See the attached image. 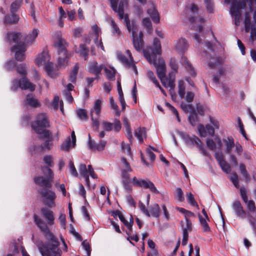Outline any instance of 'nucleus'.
<instances>
[{
    "mask_svg": "<svg viewBox=\"0 0 256 256\" xmlns=\"http://www.w3.org/2000/svg\"><path fill=\"white\" fill-rule=\"evenodd\" d=\"M41 170L45 176H35L34 181L36 185L40 187L37 190L42 198V203L48 208H52L56 206V198L55 192L50 190L54 181V174L50 167L42 166Z\"/></svg>",
    "mask_w": 256,
    "mask_h": 256,
    "instance_id": "nucleus-1",
    "label": "nucleus"
},
{
    "mask_svg": "<svg viewBox=\"0 0 256 256\" xmlns=\"http://www.w3.org/2000/svg\"><path fill=\"white\" fill-rule=\"evenodd\" d=\"M34 222L38 227L44 233L48 241L42 243L38 250L42 256H61L62 252L58 248V239L50 230L47 224L36 214L34 215Z\"/></svg>",
    "mask_w": 256,
    "mask_h": 256,
    "instance_id": "nucleus-2",
    "label": "nucleus"
},
{
    "mask_svg": "<svg viewBox=\"0 0 256 256\" xmlns=\"http://www.w3.org/2000/svg\"><path fill=\"white\" fill-rule=\"evenodd\" d=\"M110 6L112 10L118 13V16L120 20L124 18V23L129 32H132V43L134 48L138 52L142 50L143 46L144 40L140 38H138L136 36L138 27L135 20H132V22L129 19L128 14L124 16V2L126 4L128 1H110Z\"/></svg>",
    "mask_w": 256,
    "mask_h": 256,
    "instance_id": "nucleus-3",
    "label": "nucleus"
},
{
    "mask_svg": "<svg viewBox=\"0 0 256 256\" xmlns=\"http://www.w3.org/2000/svg\"><path fill=\"white\" fill-rule=\"evenodd\" d=\"M154 48H150V52L148 50H145L144 54L146 58L150 64H152L156 70V74L158 78L160 79L162 85L166 86L165 84V80H168L166 77V65L164 60L160 58L157 60V54L160 55L162 54L161 44L160 40L155 38L153 42Z\"/></svg>",
    "mask_w": 256,
    "mask_h": 256,
    "instance_id": "nucleus-4",
    "label": "nucleus"
},
{
    "mask_svg": "<svg viewBox=\"0 0 256 256\" xmlns=\"http://www.w3.org/2000/svg\"><path fill=\"white\" fill-rule=\"evenodd\" d=\"M255 1H224V2L228 4L230 2V14L232 16L234 17L235 20V24L238 26L240 24V20L242 16L241 10L244 9L248 4L250 12L254 11Z\"/></svg>",
    "mask_w": 256,
    "mask_h": 256,
    "instance_id": "nucleus-5",
    "label": "nucleus"
},
{
    "mask_svg": "<svg viewBox=\"0 0 256 256\" xmlns=\"http://www.w3.org/2000/svg\"><path fill=\"white\" fill-rule=\"evenodd\" d=\"M54 46L57 49L58 56V66L64 68L68 66L70 58L71 56V53L67 50L68 43L64 38H60L54 42Z\"/></svg>",
    "mask_w": 256,
    "mask_h": 256,
    "instance_id": "nucleus-6",
    "label": "nucleus"
},
{
    "mask_svg": "<svg viewBox=\"0 0 256 256\" xmlns=\"http://www.w3.org/2000/svg\"><path fill=\"white\" fill-rule=\"evenodd\" d=\"M188 48V44L185 38H182L179 40L176 46V49L178 52L182 54V64L185 66L187 71L192 76L195 77L196 74L194 71V68L188 62V58L184 54V52L187 50Z\"/></svg>",
    "mask_w": 256,
    "mask_h": 256,
    "instance_id": "nucleus-7",
    "label": "nucleus"
},
{
    "mask_svg": "<svg viewBox=\"0 0 256 256\" xmlns=\"http://www.w3.org/2000/svg\"><path fill=\"white\" fill-rule=\"evenodd\" d=\"M50 126L48 118L44 113L38 114L36 120L32 122L31 124L32 128L36 134H44L45 131L49 130L46 128Z\"/></svg>",
    "mask_w": 256,
    "mask_h": 256,
    "instance_id": "nucleus-8",
    "label": "nucleus"
},
{
    "mask_svg": "<svg viewBox=\"0 0 256 256\" xmlns=\"http://www.w3.org/2000/svg\"><path fill=\"white\" fill-rule=\"evenodd\" d=\"M184 12L191 23H194L197 21L201 23L204 22V18L198 16L199 8L194 3L187 4L185 6Z\"/></svg>",
    "mask_w": 256,
    "mask_h": 256,
    "instance_id": "nucleus-9",
    "label": "nucleus"
},
{
    "mask_svg": "<svg viewBox=\"0 0 256 256\" xmlns=\"http://www.w3.org/2000/svg\"><path fill=\"white\" fill-rule=\"evenodd\" d=\"M40 135V138L44 140V142L43 144L40 145L38 147L36 146H34L32 147L34 150H35L37 148L41 152H44L46 150H50L53 146L52 141L54 140V138L52 132L50 130H46L45 131L44 134Z\"/></svg>",
    "mask_w": 256,
    "mask_h": 256,
    "instance_id": "nucleus-10",
    "label": "nucleus"
},
{
    "mask_svg": "<svg viewBox=\"0 0 256 256\" xmlns=\"http://www.w3.org/2000/svg\"><path fill=\"white\" fill-rule=\"evenodd\" d=\"M179 134L187 144L196 145L204 156H208V153L204 150V143L197 136L194 135L190 137L188 134L182 132H180Z\"/></svg>",
    "mask_w": 256,
    "mask_h": 256,
    "instance_id": "nucleus-11",
    "label": "nucleus"
},
{
    "mask_svg": "<svg viewBox=\"0 0 256 256\" xmlns=\"http://www.w3.org/2000/svg\"><path fill=\"white\" fill-rule=\"evenodd\" d=\"M10 50L15 52L16 60L22 62L25 60L24 52L26 50V48L24 42H20L19 44H16L11 48Z\"/></svg>",
    "mask_w": 256,
    "mask_h": 256,
    "instance_id": "nucleus-12",
    "label": "nucleus"
},
{
    "mask_svg": "<svg viewBox=\"0 0 256 256\" xmlns=\"http://www.w3.org/2000/svg\"><path fill=\"white\" fill-rule=\"evenodd\" d=\"M132 182L134 186L144 188H149L152 192L159 194V192L155 187L153 182L150 180H138L136 177L132 178Z\"/></svg>",
    "mask_w": 256,
    "mask_h": 256,
    "instance_id": "nucleus-13",
    "label": "nucleus"
},
{
    "mask_svg": "<svg viewBox=\"0 0 256 256\" xmlns=\"http://www.w3.org/2000/svg\"><path fill=\"white\" fill-rule=\"evenodd\" d=\"M102 126L103 129L107 132L111 131L114 127V130L116 132H118L122 128L120 122L117 118H116L114 120V124L111 123L110 122L104 121L102 122Z\"/></svg>",
    "mask_w": 256,
    "mask_h": 256,
    "instance_id": "nucleus-14",
    "label": "nucleus"
},
{
    "mask_svg": "<svg viewBox=\"0 0 256 256\" xmlns=\"http://www.w3.org/2000/svg\"><path fill=\"white\" fill-rule=\"evenodd\" d=\"M22 37V34L21 32H8L5 36V40L8 42H13L18 44L21 42L20 40Z\"/></svg>",
    "mask_w": 256,
    "mask_h": 256,
    "instance_id": "nucleus-15",
    "label": "nucleus"
},
{
    "mask_svg": "<svg viewBox=\"0 0 256 256\" xmlns=\"http://www.w3.org/2000/svg\"><path fill=\"white\" fill-rule=\"evenodd\" d=\"M104 68V64L98 66L96 62H93L89 64L88 72L91 74H95L96 77L98 78L99 74L101 73L102 70Z\"/></svg>",
    "mask_w": 256,
    "mask_h": 256,
    "instance_id": "nucleus-16",
    "label": "nucleus"
},
{
    "mask_svg": "<svg viewBox=\"0 0 256 256\" xmlns=\"http://www.w3.org/2000/svg\"><path fill=\"white\" fill-rule=\"evenodd\" d=\"M232 208L238 217L241 218H245L246 217V212L244 210L239 200H236L232 203Z\"/></svg>",
    "mask_w": 256,
    "mask_h": 256,
    "instance_id": "nucleus-17",
    "label": "nucleus"
},
{
    "mask_svg": "<svg viewBox=\"0 0 256 256\" xmlns=\"http://www.w3.org/2000/svg\"><path fill=\"white\" fill-rule=\"evenodd\" d=\"M20 88L22 90L28 89L30 91L33 92L35 90V85L29 81L26 76H22L20 80Z\"/></svg>",
    "mask_w": 256,
    "mask_h": 256,
    "instance_id": "nucleus-18",
    "label": "nucleus"
},
{
    "mask_svg": "<svg viewBox=\"0 0 256 256\" xmlns=\"http://www.w3.org/2000/svg\"><path fill=\"white\" fill-rule=\"evenodd\" d=\"M40 211L43 216L47 220L48 224L50 225L54 224V218L53 212L46 208H42Z\"/></svg>",
    "mask_w": 256,
    "mask_h": 256,
    "instance_id": "nucleus-19",
    "label": "nucleus"
},
{
    "mask_svg": "<svg viewBox=\"0 0 256 256\" xmlns=\"http://www.w3.org/2000/svg\"><path fill=\"white\" fill-rule=\"evenodd\" d=\"M20 20V16L18 14L14 13L12 14H7L5 16L4 19V23L5 24H14L18 22Z\"/></svg>",
    "mask_w": 256,
    "mask_h": 256,
    "instance_id": "nucleus-20",
    "label": "nucleus"
},
{
    "mask_svg": "<svg viewBox=\"0 0 256 256\" xmlns=\"http://www.w3.org/2000/svg\"><path fill=\"white\" fill-rule=\"evenodd\" d=\"M106 142L101 140L98 144H96L94 140H90V149L92 150L102 151L106 147Z\"/></svg>",
    "mask_w": 256,
    "mask_h": 256,
    "instance_id": "nucleus-21",
    "label": "nucleus"
},
{
    "mask_svg": "<svg viewBox=\"0 0 256 256\" xmlns=\"http://www.w3.org/2000/svg\"><path fill=\"white\" fill-rule=\"evenodd\" d=\"M26 104L34 108L40 107L41 106L40 103L36 98H35L33 96L32 94H28L26 95Z\"/></svg>",
    "mask_w": 256,
    "mask_h": 256,
    "instance_id": "nucleus-22",
    "label": "nucleus"
},
{
    "mask_svg": "<svg viewBox=\"0 0 256 256\" xmlns=\"http://www.w3.org/2000/svg\"><path fill=\"white\" fill-rule=\"evenodd\" d=\"M253 19L254 22L253 24V26L250 27V41L252 42H253L254 40H256V10L254 12L253 14Z\"/></svg>",
    "mask_w": 256,
    "mask_h": 256,
    "instance_id": "nucleus-23",
    "label": "nucleus"
},
{
    "mask_svg": "<svg viewBox=\"0 0 256 256\" xmlns=\"http://www.w3.org/2000/svg\"><path fill=\"white\" fill-rule=\"evenodd\" d=\"M38 33L36 30H33L31 33L26 35L24 39V42L25 46L31 45L32 42L35 40L36 38L38 36Z\"/></svg>",
    "mask_w": 256,
    "mask_h": 256,
    "instance_id": "nucleus-24",
    "label": "nucleus"
},
{
    "mask_svg": "<svg viewBox=\"0 0 256 256\" xmlns=\"http://www.w3.org/2000/svg\"><path fill=\"white\" fill-rule=\"evenodd\" d=\"M147 12L150 16L152 20L154 23L158 24L160 22V15L158 11L154 7L148 8L147 10Z\"/></svg>",
    "mask_w": 256,
    "mask_h": 256,
    "instance_id": "nucleus-25",
    "label": "nucleus"
},
{
    "mask_svg": "<svg viewBox=\"0 0 256 256\" xmlns=\"http://www.w3.org/2000/svg\"><path fill=\"white\" fill-rule=\"evenodd\" d=\"M44 68L48 75L52 78H55L58 76L56 72L54 71V65L52 62L46 64Z\"/></svg>",
    "mask_w": 256,
    "mask_h": 256,
    "instance_id": "nucleus-26",
    "label": "nucleus"
},
{
    "mask_svg": "<svg viewBox=\"0 0 256 256\" xmlns=\"http://www.w3.org/2000/svg\"><path fill=\"white\" fill-rule=\"evenodd\" d=\"M223 141L226 146V152L228 154H230L232 151V149L234 146V138L232 136L228 137V140H224Z\"/></svg>",
    "mask_w": 256,
    "mask_h": 256,
    "instance_id": "nucleus-27",
    "label": "nucleus"
},
{
    "mask_svg": "<svg viewBox=\"0 0 256 256\" xmlns=\"http://www.w3.org/2000/svg\"><path fill=\"white\" fill-rule=\"evenodd\" d=\"M78 69L79 65L78 63L74 65V66L72 68L70 75L69 80L74 84L76 82V76L78 74Z\"/></svg>",
    "mask_w": 256,
    "mask_h": 256,
    "instance_id": "nucleus-28",
    "label": "nucleus"
},
{
    "mask_svg": "<svg viewBox=\"0 0 256 256\" xmlns=\"http://www.w3.org/2000/svg\"><path fill=\"white\" fill-rule=\"evenodd\" d=\"M150 213L153 217L158 218L160 216V208L158 204H154L149 208Z\"/></svg>",
    "mask_w": 256,
    "mask_h": 256,
    "instance_id": "nucleus-29",
    "label": "nucleus"
},
{
    "mask_svg": "<svg viewBox=\"0 0 256 256\" xmlns=\"http://www.w3.org/2000/svg\"><path fill=\"white\" fill-rule=\"evenodd\" d=\"M188 120L192 126H194L196 125V122L198 121V116L194 110L190 111V114L188 116Z\"/></svg>",
    "mask_w": 256,
    "mask_h": 256,
    "instance_id": "nucleus-30",
    "label": "nucleus"
},
{
    "mask_svg": "<svg viewBox=\"0 0 256 256\" xmlns=\"http://www.w3.org/2000/svg\"><path fill=\"white\" fill-rule=\"evenodd\" d=\"M146 130L145 128H139L134 132V136L139 140L140 143L143 142L142 136H146Z\"/></svg>",
    "mask_w": 256,
    "mask_h": 256,
    "instance_id": "nucleus-31",
    "label": "nucleus"
},
{
    "mask_svg": "<svg viewBox=\"0 0 256 256\" xmlns=\"http://www.w3.org/2000/svg\"><path fill=\"white\" fill-rule=\"evenodd\" d=\"M79 48V52L80 54V56L84 57L85 60H87L89 52V49L88 47L86 46V44H80V45Z\"/></svg>",
    "mask_w": 256,
    "mask_h": 256,
    "instance_id": "nucleus-32",
    "label": "nucleus"
},
{
    "mask_svg": "<svg viewBox=\"0 0 256 256\" xmlns=\"http://www.w3.org/2000/svg\"><path fill=\"white\" fill-rule=\"evenodd\" d=\"M245 31L246 32H249L250 27L253 26L251 22V18L248 12H246L244 20Z\"/></svg>",
    "mask_w": 256,
    "mask_h": 256,
    "instance_id": "nucleus-33",
    "label": "nucleus"
},
{
    "mask_svg": "<svg viewBox=\"0 0 256 256\" xmlns=\"http://www.w3.org/2000/svg\"><path fill=\"white\" fill-rule=\"evenodd\" d=\"M198 217L200 222L202 226V230L204 232H210V228L208 224L207 220L202 218V216L198 214Z\"/></svg>",
    "mask_w": 256,
    "mask_h": 256,
    "instance_id": "nucleus-34",
    "label": "nucleus"
},
{
    "mask_svg": "<svg viewBox=\"0 0 256 256\" xmlns=\"http://www.w3.org/2000/svg\"><path fill=\"white\" fill-rule=\"evenodd\" d=\"M76 114L78 118L82 120H87L88 116L85 109L80 108L76 110Z\"/></svg>",
    "mask_w": 256,
    "mask_h": 256,
    "instance_id": "nucleus-35",
    "label": "nucleus"
},
{
    "mask_svg": "<svg viewBox=\"0 0 256 256\" xmlns=\"http://www.w3.org/2000/svg\"><path fill=\"white\" fill-rule=\"evenodd\" d=\"M17 72L22 74V76H26L27 74L26 66V64H20L16 66Z\"/></svg>",
    "mask_w": 256,
    "mask_h": 256,
    "instance_id": "nucleus-36",
    "label": "nucleus"
},
{
    "mask_svg": "<svg viewBox=\"0 0 256 256\" xmlns=\"http://www.w3.org/2000/svg\"><path fill=\"white\" fill-rule=\"evenodd\" d=\"M186 198L188 202L193 206H196L197 209L199 210V206L198 203L196 201L194 195L191 193L189 192L186 195Z\"/></svg>",
    "mask_w": 256,
    "mask_h": 256,
    "instance_id": "nucleus-37",
    "label": "nucleus"
},
{
    "mask_svg": "<svg viewBox=\"0 0 256 256\" xmlns=\"http://www.w3.org/2000/svg\"><path fill=\"white\" fill-rule=\"evenodd\" d=\"M178 94L181 98H183L185 94V86L183 80H180L178 83Z\"/></svg>",
    "mask_w": 256,
    "mask_h": 256,
    "instance_id": "nucleus-38",
    "label": "nucleus"
},
{
    "mask_svg": "<svg viewBox=\"0 0 256 256\" xmlns=\"http://www.w3.org/2000/svg\"><path fill=\"white\" fill-rule=\"evenodd\" d=\"M176 210L184 214L185 219L188 217L194 216L195 214L193 212L186 210L184 208L177 207Z\"/></svg>",
    "mask_w": 256,
    "mask_h": 256,
    "instance_id": "nucleus-39",
    "label": "nucleus"
},
{
    "mask_svg": "<svg viewBox=\"0 0 256 256\" xmlns=\"http://www.w3.org/2000/svg\"><path fill=\"white\" fill-rule=\"evenodd\" d=\"M71 145V140L70 136H68L66 140L64 142L60 145V148L62 150L66 152H68L69 150Z\"/></svg>",
    "mask_w": 256,
    "mask_h": 256,
    "instance_id": "nucleus-40",
    "label": "nucleus"
},
{
    "mask_svg": "<svg viewBox=\"0 0 256 256\" xmlns=\"http://www.w3.org/2000/svg\"><path fill=\"white\" fill-rule=\"evenodd\" d=\"M142 24L146 28L147 32H150L152 30V24L150 20L148 18L142 20Z\"/></svg>",
    "mask_w": 256,
    "mask_h": 256,
    "instance_id": "nucleus-41",
    "label": "nucleus"
},
{
    "mask_svg": "<svg viewBox=\"0 0 256 256\" xmlns=\"http://www.w3.org/2000/svg\"><path fill=\"white\" fill-rule=\"evenodd\" d=\"M110 102L111 108L114 109L116 111V115L119 117L120 114V112L118 110V105L115 103L114 100L112 97L110 98Z\"/></svg>",
    "mask_w": 256,
    "mask_h": 256,
    "instance_id": "nucleus-42",
    "label": "nucleus"
},
{
    "mask_svg": "<svg viewBox=\"0 0 256 256\" xmlns=\"http://www.w3.org/2000/svg\"><path fill=\"white\" fill-rule=\"evenodd\" d=\"M117 56L118 60L122 62L126 67H127L128 65L130 64V63L131 61H129L126 56L122 53H118Z\"/></svg>",
    "mask_w": 256,
    "mask_h": 256,
    "instance_id": "nucleus-43",
    "label": "nucleus"
},
{
    "mask_svg": "<svg viewBox=\"0 0 256 256\" xmlns=\"http://www.w3.org/2000/svg\"><path fill=\"white\" fill-rule=\"evenodd\" d=\"M46 54L44 53H42L40 56L36 58V63L38 66H40L42 65L43 63H46Z\"/></svg>",
    "mask_w": 256,
    "mask_h": 256,
    "instance_id": "nucleus-44",
    "label": "nucleus"
},
{
    "mask_svg": "<svg viewBox=\"0 0 256 256\" xmlns=\"http://www.w3.org/2000/svg\"><path fill=\"white\" fill-rule=\"evenodd\" d=\"M22 1H14L10 6V12L13 14L16 12L21 5Z\"/></svg>",
    "mask_w": 256,
    "mask_h": 256,
    "instance_id": "nucleus-45",
    "label": "nucleus"
},
{
    "mask_svg": "<svg viewBox=\"0 0 256 256\" xmlns=\"http://www.w3.org/2000/svg\"><path fill=\"white\" fill-rule=\"evenodd\" d=\"M101 104L102 101L100 100H96L95 101L94 110L96 111V113L97 115H99L101 112Z\"/></svg>",
    "mask_w": 256,
    "mask_h": 256,
    "instance_id": "nucleus-46",
    "label": "nucleus"
},
{
    "mask_svg": "<svg viewBox=\"0 0 256 256\" xmlns=\"http://www.w3.org/2000/svg\"><path fill=\"white\" fill-rule=\"evenodd\" d=\"M43 160L44 163L47 165L46 166L52 167L53 166V160L52 158L50 155H46L44 157Z\"/></svg>",
    "mask_w": 256,
    "mask_h": 256,
    "instance_id": "nucleus-47",
    "label": "nucleus"
},
{
    "mask_svg": "<svg viewBox=\"0 0 256 256\" xmlns=\"http://www.w3.org/2000/svg\"><path fill=\"white\" fill-rule=\"evenodd\" d=\"M180 108L186 114H188L192 110H194L192 104H186L183 102L180 104Z\"/></svg>",
    "mask_w": 256,
    "mask_h": 256,
    "instance_id": "nucleus-48",
    "label": "nucleus"
},
{
    "mask_svg": "<svg viewBox=\"0 0 256 256\" xmlns=\"http://www.w3.org/2000/svg\"><path fill=\"white\" fill-rule=\"evenodd\" d=\"M105 72L106 73V76L107 78L110 80H112L115 79V75L116 73L114 72H112V70H108V68L104 66V68Z\"/></svg>",
    "mask_w": 256,
    "mask_h": 256,
    "instance_id": "nucleus-49",
    "label": "nucleus"
},
{
    "mask_svg": "<svg viewBox=\"0 0 256 256\" xmlns=\"http://www.w3.org/2000/svg\"><path fill=\"white\" fill-rule=\"evenodd\" d=\"M170 66L176 73L178 72V66L174 58H171L170 59Z\"/></svg>",
    "mask_w": 256,
    "mask_h": 256,
    "instance_id": "nucleus-50",
    "label": "nucleus"
},
{
    "mask_svg": "<svg viewBox=\"0 0 256 256\" xmlns=\"http://www.w3.org/2000/svg\"><path fill=\"white\" fill-rule=\"evenodd\" d=\"M206 144L207 146L211 150H214L216 148V145L212 139L208 138L206 140Z\"/></svg>",
    "mask_w": 256,
    "mask_h": 256,
    "instance_id": "nucleus-51",
    "label": "nucleus"
},
{
    "mask_svg": "<svg viewBox=\"0 0 256 256\" xmlns=\"http://www.w3.org/2000/svg\"><path fill=\"white\" fill-rule=\"evenodd\" d=\"M79 172L80 175L82 176H86L88 174V170L86 168V165L84 164H82L79 166Z\"/></svg>",
    "mask_w": 256,
    "mask_h": 256,
    "instance_id": "nucleus-52",
    "label": "nucleus"
},
{
    "mask_svg": "<svg viewBox=\"0 0 256 256\" xmlns=\"http://www.w3.org/2000/svg\"><path fill=\"white\" fill-rule=\"evenodd\" d=\"M221 163L222 164H220V166L222 170L226 173L228 174L231 170L230 165L226 161Z\"/></svg>",
    "mask_w": 256,
    "mask_h": 256,
    "instance_id": "nucleus-53",
    "label": "nucleus"
},
{
    "mask_svg": "<svg viewBox=\"0 0 256 256\" xmlns=\"http://www.w3.org/2000/svg\"><path fill=\"white\" fill-rule=\"evenodd\" d=\"M140 208L141 212L148 217L150 216V214L144 204L141 202H139Z\"/></svg>",
    "mask_w": 256,
    "mask_h": 256,
    "instance_id": "nucleus-54",
    "label": "nucleus"
},
{
    "mask_svg": "<svg viewBox=\"0 0 256 256\" xmlns=\"http://www.w3.org/2000/svg\"><path fill=\"white\" fill-rule=\"evenodd\" d=\"M82 245L86 251L87 256H90L91 248L89 243L86 242V240H84L82 242Z\"/></svg>",
    "mask_w": 256,
    "mask_h": 256,
    "instance_id": "nucleus-55",
    "label": "nucleus"
},
{
    "mask_svg": "<svg viewBox=\"0 0 256 256\" xmlns=\"http://www.w3.org/2000/svg\"><path fill=\"white\" fill-rule=\"evenodd\" d=\"M148 77L152 82L155 85H158V82L156 80L154 72L152 70H148L147 73Z\"/></svg>",
    "mask_w": 256,
    "mask_h": 256,
    "instance_id": "nucleus-56",
    "label": "nucleus"
},
{
    "mask_svg": "<svg viewBox=\"0 0 256 256\" xmlns=\"http://www.w3.org/2000/svg\"><path fill=\"white\" fill-rule=\"evenodd\" d=\"M176 198L180 202H183L184 200V198L183 196L184 193L182 190L180 188H176Z\"/></svg>",
    "mask_w": 256,
    "mask_h": 256,
    "instance_id": "nucleus-57",
    "label": "nucleus"
},
{
    "mask_svg": "<svg viewBox=\"0 0 256 256\" xmlns=\"http://www.w3.org/2000/svg\"><path fill=\"white\" fill-rule=\"evenodd\" d=\"M122 148L124 152L126 153L128 155L131 156L130 148L129 144H126L124 142H122Z\"/></svg>",
    "mask_w": 256,
    "mask_h": 256,
    "instance_id": "nucleus-58",
    "label": "nucleus"
},
{
    "mask_svg": "<svg viewBox=\"0 0 256 256\" xmlns=\"http://www.w3.org/2000/svg\"><path fill=\"white\" fill-rule=\"evenodd\" d=\"M246 204H247V208L250 212H254L256 211V208L255 203L252 200H248Z\"/></svg>",
    "mask_w": 256,
    "mask_h": 256,
    "instance_id": "nucleus-59",
    "label": "nucleus"
},
{
    "mask_svg": "<svg viewBox=\"0 0 256 256\" xmlns=\"http://www.w3.org/2000/svg\"><path fill=\"white\" fill-rule=\"evenodd\" d=\"M130 180H122V184L124 188L127 191H131L132 190V186L130 184Z\"/></svg>",
    "mask_w": 256,
    "mask_h": 256,
    "instance_id": "nucleus-60",
    "label": "nucleus"
},
{
    "mask_svg": "<svg viewBox=\"0 0 256 256\" xmlns=\"http://www.w3.org/2000/svg\"><path fill=\"white\" fill-rule=\"evenodd\" d=\"M206 6L208 12L209 13H213L214 12V4L212 1H205Z\"/></svg>",
    "mask_w": 256,
    "mask_h": 256,
    "instance_id": "nucleus-61",
    "label": "nucleus"
},
{
    "mask_svg": "<svg viewBox=\"0 0 256 256\" xmlns=\"http://www.w3.org/2000/svg\"><path fill=\"white\" fill-rule=\"evenodd\" d=\"M12 83L11 90L15 92L18 89V88L20 87V80L14 79L12 81Z\"/></svg>",
    "mask_w": 256,
    "mask_h": 256,
    "instance_id": "nucleus-62",
    "label": "nucleus"
},
{
    "mask_svg": "<svg viewBox=\"0 0 256 256\" xmlns=\"http://www.w3.org/2000/svg\"><path fill=\"white\" fill-rule=\"evenodd\" d=\"M16 65L15 62L12 60L8 61L6 64H5V68L8 70H10L12 69Z\"/></svg>",
    "mask_w": 256,
    "mask_h": 256,
    "instance_id": "nucleus-63",
    "label": "nucleus"
},
{
    "mask_svg": "<svg viewBox=\"0 0 256 256\" xmlns=\"http://www.w3.org/2000/svg\"><path fill=\"white\" fill-rule=\"evenodd\" d=\"M198 130L199 132L200 136H206V130L204 128V126L202 124H200L198 126Z\"/></svg>",
    "mask_w": 256,
    "mask_h": 256,
    "instance_id": "nucleus-64",
    "label": "nucleus"
}]
</instances>
